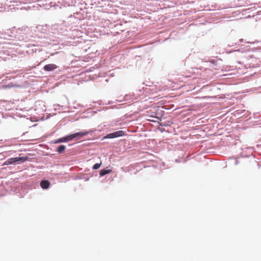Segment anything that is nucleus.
<instances>
[{"instance_id":"1","label":"nucleus","mask_w":261,"mask_h":261,"mask_svg":"<svg viewBox=\"0 0 261 261\" xmlns=\"http://www.w3.org/2000/svg\"><path fill=\"white\" fill-rule=\"evenodd\" d=\"M28 159V156H23V157H16V158H13L9 159L8 160H7L5 163H4L5 165H9L12 164L14 163L17 162H25L27 161Z\"/></svg>"},{"instance_id":"2","label":"nucleus","mask_w":261,"mask_h":261,"mask_svg":"<svg viewBox=\"0 0 261 261\" xmlns=\"http://www.w3.org/2000/svg\"><path fill=\"white\" fill-rule=\"evenodd\" d=\"M125 135V133L123 130H119L113 133H110L106 136L104 138L105 139H113L119 137L123 136Z\"/></svg>"},{"instance_id":"3","label":"nucleus","mask_w":261,"mask_h":261,"mask_svg":"<svg viewBox=\"0 0 261 261\" xmlns=\"http://www.w3.org/2000/svg\"><path fill=\"white\" fill-rule=\"evenodd\" d=\"M72 140L71 135L58 139L55 141V143H60L62 142H66Z\"/></svg>"},{"instance_id":"4","label":"nucleus","mask_w":261,"mask_h":261,"mask_svg":"<svg viewBox=\"0 0 261 261\" xmlns=\"http://www.w3.org/2000/svg\"><path fill=\"white\" fill-rule=\"evenodd\" d=\"M89 132L86 131H82L81 132L76 133L73 134H71V136L72 139L74 138L77 137L79 139L81 138L88 134Z\"/></svg>"},{"instance_id":"5","label":"nucleus","mask_w":261,"mask_h":261,"mask_svg":"<svg viewBox=\"0 0 261 261\" xmlns=\"http://www.w3.org/2000/svg\"><path fill=\"white\" fill-rule=\"evenodd\" d=\"M58 68V66L54 64H49L44 66V70L46 71H53Z\"/></svg>"},{"instance_id":"6","label":"nucleus","mask_w":261,"mask_h":261,"mask_svg":"<svg viewBox=\"0 0 261 261\" xmlns=\"http://www.w3.org/2000/svg\"><path fill=\"white\" fill-rule=\"evenodd\" d=\"M50 186V182L48 180H43L40 182V186L42 189H47Z\"/></svg>"},{"instance_id":"7","label":"nucleus","mask_w":261,"mask_h":261,"mask_svg":"<svg viewBox=\"0 0 261 261\" xmlns=\"http://www.w3.org/2000/svg\"><path fill=\"white\" fill-rule=\"evenodd\" d=\"M111 172H112V171L110 169H108V170L103 169L100 171V175L101 176H102L107 174L111 173Z\"/></svg>"},{"instance_id":"8","label":"nucleus","mask_w":261,"mask_h":261,"mask_svg":"<svg viewBox=\"0 0 261 261\" xmlns=\"http://www.w3.org/2000/svg\"><path fill=\"white\" fill-rule=\"evenodd\" d=\"M65 148L66 147L64 145H61L58 147L57 151H58V153H62L63 152H64Z\"/></svg>"},{"instance_id":"9","label":"nucleus","mask_w":261,"mask_h":261,"mask_svg":"<svg viewBox=\"0 0 261 261\" xmlns=\"http://www.w3.org/2000/svg\"><path fill=\"white\" fill-rule=\"evenodd\" d=\"M101 164V163L99 164L96 163V164H94L92 167V169L94 170H96V169H99V167H100Z\"/></svg>"}]
</instances>
